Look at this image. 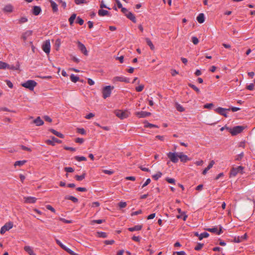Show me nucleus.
<instances>
[{
  "instance_id": "1",
  "label": "nucleus",
  "mask_w": 255,
  "mask_h": 255,
  "mask_svg": "<svg viewBox=\"0 0 255 255\" xmlns=\"http://www.w3.org/2000/svg\"><path fill=\"white\" fill-rule=\"evenodd\" d=\"M36 85L37 83L35 81L31 80L21 84L22 87L27 88L30 90H33Z\"/></svg>"
},
{
  "instance_id": "2",
  "label": "nucleus",
  "mask_w": 255,
  "mask_h": 255,
  "mask_svg": "<svg viewBox=\"0 0 255 255\" xmlns=\"http://www.w3.org/2000/svg\"><path fill=\"white\" fill-rule=\"evenodd\" d=\"M114 89V87H112L111 86H107L105 87L102 91L103 93V97L104 99H106L107 98L110 96L112 90Z\"/></svg>"
},
{
  "instance_id": "3",
  "label": "nucleus",
  "mask_w": 255,
  "mask_h": 255,
  "mask_svg": "<svg viewBox=\"0 0 255 255\" xmlns=\"http://www.w3.org/2000/svg\"><path fill=\"white\" fill-rule=\"evenodd\" d=\"M243 169L244 167L241 166L232 168L230 171V177H235L239 173H243Z\"/></svg>"
},
{
  "instance_id": "4",
  "label": "nucleus",
  "mask_w": 255,
  "mask_h": 255,
  "mask_svg": "<svg viewBox=\"0 0 255 255\" xmlns=\"http://www.w3.org/2000/svg\"><path fill=\"white\" fill-rule=\"evenodd\" d=\"M245 128L243 126H236L234 127L233 128L230 129V132L233 135H236L238 133H241L244 129Z\"/></svg>"
},
{
  "instance_id": "5",
  "label": "nucleus",
  "mask_w": 255,
  "mask_h": 255,
  "mask_svg": "<svg viewBox=\"0 0 255 255\" xmlns=\"http://www.w3.org/2000/svg\"><path fill=\"white\" fill-rule=\"evenodd\" d=\"M115 115L121 119L127 118L129 116V113L127 111H123L122 110H116L115 111Z\"/></svg>"
},
{
  "instance_id": "6",
  "label": "nucleus",
  "mask_w": 255,
  "mask_h": 255,
  "mask_svg": "<svg viewBox=\"0 0 255 255\" xmlns=\"http://www.w3.org/2000/svg\"><path fill=\"white\" fill-rule=\"evenodd\" d=\"M167 155L172 162L177 163L178 162L179 158V152L176 153L169 152L167 153Z\"/></svg>"
},
{
  "instance_id": "7",
  "label": "nucleus",
  "mask_w": 255,
  "mask_h": 255,
  "mask_svg": "<svg viewBox=\"0 0 255 255\" xmlns=\"http://www.w3.org/2000/svg\"><path fill=\"white\" fill-rule=\"evenodd\" d=\"M42 50L47 54L50 51V43L49 40L45 41L42 45Z\"/></svg>"
},
{
  "instance_id": "8",
  "label": "nucleus",
  "mask_w": 255,
  "mask_h": 255,
  "mask_svg": "<svg viewBox=\"0 0 255 255\" xmlns=\"http://www.w3.org/2000/svg\"><path fill=\"white\" fill-rule=\"evenodd\" d=\"M77 43L78 44V47L79 49L85 55H87L88 54V52L87 50V49H86L85 46L83 43H82L81 42H80V41H77Z\"/></svg>"
},
{
  "instance_id": "9",
  "label": "nucleus",
  "mask_w": 255,
  "mask_h": 255,
  "mask_svg": "<svg viewBox=\"0 0 255 255\" xmlns=\"http://www.w3.org/2000/svg\"><path fill=\"white\" fill-rule=\"evenodd\" d=\"M51 139H48L46 141V142L47 144L54 146V145H55V142L59 143H60L62 142L61 140L58 139L57 138H56L54 136H51Z\"/></svg>"
},
{
  "instance_id": "10",
  "label": "nucleus",
  "mask_w": 255,
  "mask_h": 255,
  "mask_svg": "<svg viewBox=\"0 0 255 255\" xmlns=\"http://www.w3.org/2000/svg\"><path fill=\"white\" fill-rule=\"evenodd\" d=\"M113 81L114 82L120 81V82H125V83H129V80L128 78H127L125 77L124 76H117V77H115L113 78Z\"/></svg>"
},
{
  "instance_id": "11",
  "label": "nucleus",
  "mask_w": 255,
  "mask_h": 255,
  "mask_svg": "<svg viewBox=\"0 0 255 255\" xmlns=\"http://www.w3.org/2000/svg\"><path fill=\"white\" fill-rule=\"evenodd\" d=\"M206 230L209 232L217 233L218 235H220L223 233L222 227L221 226L219 227V230H218L217 227H214L213 228H208Z\"/></svg>"
},
{
  "instance_id": "12",
  "label": "nucleus",
  "mask_w": 255,
  "mask_h": 255,
  "mask_svg": "<svg viewBox=\"0 0 255 255\" xmlns=\"http://www.w3.org/2000/svg\"><path fill=\"white\" fill-rule=\"evenodd\" d=\"M230 110V109H224L223 108L219 107V108L216 109L215 111L218 114L224 116L225 117H227L226 111H229Z\"/></svg>"
},
{
  "instance_id": "13",
  "label": "nucleus",
  "mask_w": 255,
  "mask_h": 255,
  "mask_svg": "<svg viewBox=\"0 0 255 255\" xmlns=\"http://www.w3.org/2000/svg\"><path fill=\"white\" fill-rule=\"evenodd\" d=\"M136 115L139 118H145L151 115V113L148 112L141 111L137 112Z\"/></svg>"
},
{
  "instance_id": "14",
  "label": "nucleus",
  "mask_w": 255,
  "mask_h": 255,
  "mask_svg": "<svg viewBox=\"0 0 255 255\" xmlns=\"http://www.w3.org/2000/svg\"><path fill=\"white\" fill-rule=\"evenodd\" d=\"M181 162H186L187 161L189 160L190 158L183 152H179V157Z\"/></svg>"
},
{
  "instance_id": "15",
  "label": "nucleus",
  "mask_w": 255,
  "mask_h": 255,
  "mask_svg": "<svg viewBox=\"0 0 255 255\" xmlns=\"http://www.w3.org/2000/svg\"><path fill=\"white\" fill-rule=\"evenodd\" d=\"M24 202L26 203H34L37 199L33 197H24L23 198Z\"/></svg>"
},
{
  "instance_id": "16",
  "label": "nucleus",
  "mask_w": 255,
  "mask_h": 255,
  "mask_svg": "<svg viewBox=\"0 0 255 255\" xmlns=\"http://www.w3.org/2000/svg\"><path fill=\"white\" fill-rule=\"evenodd\" d=\"M41 11V9L39 6H34L32 9V13L35 15H38Z\"/></svg>"
},
{
  "instance_id": "17",
  "label": "nucleus",
  "mask_w": 255,
  "mask_h": 255,
  "mask_svg": "<svg viewBox=\"0 0 255 255\" xmlns=\"http://www.w3.org/2000/svg\"><path fill=\"white\" fill-rule=\"evenodd\" d=\"M24 250L29 255H36V254L33 252L32 248L29 246H25L24 247Z\"/></svg>"
},
{
  "instance_id": "18",
  "label": "nucleus",
  "mask_w": 255,
  "mask_h": 255,
  "mask_svg": "<svg viewBox=\"0 0 255 255\" xmlns=\"http://www.w3.org/2000/svg\"><path fill=\"white\" fill-rule=\"evenodd\" d=\"M214 164H215L214 161L212 160L210 162V163L209 164L208 166L203 170L202 174L203 175H205L207 173V171L213 167V166L214 165Z\"/></svg>"
},
{
  "instance_id": "19",
  "label": "nucleus",
  "mask_w": 255,
  "mask_h": 255,
  "mask_svg": "<svg viewBox=\"0 0 255 255\" xmlns=\"http://www.w3.org/2000/svg\"><path fill=\"white\" fill-rule=\"evenodd\" d=\"M13 7L11 4L6 5L3 8V11L6 12H11L13 11Z\"/></svg>"
},
{
  "instance_id": "20",
  "label": "nucleus",
  "mask_w": 255,
  "mask_h": 255,
  "mask_svg": "<svg viewBox=\"0 0 255 255\" xmlns=\"http://www.w3.org/2000/svg\"><path fill=\"white\" fill-rule=\"evenodd\" d=\"M126 16L132 22H136L135 17L131 12L129 11Z\"/></svg>"
},
{
  "instance_id": "21",
  "label": "nucleus",
  "mask_w": 255,
  "mask_h": 255,
  "mask_svg": "<svg viewBox=\"0 0 255 255\" xmlns=\"http://www.w3.org/2000/svg\"><path fill=\"white\" fill-rule=\"evenodd\" d=\"M197 20L200 23H202L204 22L205 17L204 14L202 13H200L198 16L197 17Z\"/></svg>"
},
{
  "instance_id": "22",
  "label": "nucleus",
  "mask_w": 255,
  "mask_h": 255,
  "mask_svg": "<svg viewBox=\"0 0 255 255\" xmlns=\"http://www.w3.org/2000/svg\"><path fill=\"white\" fill-rule=\"evenodd\" d=\"M33 123L36 124L37 126H40L44 124L43 121L40 119L39 117H37L33 121Z\"/></svg>"
},
{
  "instance_id": "23",
  "label": "nucleus",
  "mask_w": 255,
  "mask_h": 255,
  "mask_svg": "<svg viewBox=\"0 0 255 255\" xmlns=\"http://www.w3.org/2000/svg\"><path fill=\"white\" fill-rule=\"evenodd\" d=\"M142 228V225H136L133 227L129 228L128 230L130 232H133L135 231H139Z\"/></svg>"
},
{
  "instance_id": "24",
  "label": "nucleus",
  "mask_w": 255,
  "mask_h": 255,
  "mask_svg": "<svg viewBox=\"0 0 255 255\" xmlns=\"http://www.w3.org/2000/svg\"><path fill=\"white\" fill-rule=\"evenodd\" d=\"M49 131H50L52 133H53L57 136L59 137L60 138H64V136L63 134H62L61 133H60L58 131H57L56 130H55L54 129L51 128L49 129Z\"/></svg>"
},
{
  "instance_id": "25",
  "label": "nucleus",
  "mask_w": 255,
  "mask_h": 255,
  "mask_svg": "<svg viewBox=\"0 0 255 255\" xmlns=\"http://www.w3.org/2000/svg\"><path fill=\"white\" fill-rule=\"evenodd\" d=\"M10 69L11 68L8 64L7 63L3 62L2 61H0V69Z\"/></svg>"
},
{
  "instance_id": "26",
  "label": "nucleus",
  "mask_w": 255,
  "mask_h": 255,
  "mask_svg": "<svg viewBox=\"0 0 255 255\" xmlns=\"http://www.w3.org/2000/svg\"><path fill=\"white\" fill-rule=\"evenodd\" d=\"M50 2L51 3V6L52 8V10L54 12H56L58 10V7L57 4L53 0H50Z\"/></svg>"
},
{
  "instance_id": "27",
  "label": "nucleus",
  "mask_w": 255,
  "mask_h": 255,
  "mask_svg": "<svg viewBox=\"0 0 255 255\" xmlns=\"http://www.w3.org/2000/svg\"><path fill=\"white\" fill-rule=\"evenodd\" d=\"M3 227L6 231H8L12 228L13 223L11 222H9L6 223Z\"/></svg>"
},
{
  "instance_id": "28",
  "label": "nucleus",
  "mask_w": 255,
  "mask_h": 255,
  "mask_svg": "<svg viewBox=\"0 0 255 255\" xmlns=\"http://www.w3.org/2000/svg\"><path fill=\"white\" fill-rule=\"evenodd\" d=\"M109 12L106 10L104 9H99L98 11V14L100 16H105L107 15H109Z\"/></svg>"
},
{
  "instance_id": "29",
  "label": "nucleus",
  "mask_w": 255,
  "mask_h": 255,
  "mask_svg": "<svg viewBox=\"0 0 255 255\" xmlns=\"http://www.w3.org/2000/svg\"><path fill=\"white\" fill-rule=\"evenodd\" d=\"M65 198L67 200H70L74 203H77L78 201V200L77 198L72 196H65Z\"/></svg>"
},
{
  "instance_id": "30",
  "label": "nucleus",
  "mask_w": 255,
  "mask_h": 255,
  "mask_svg": "<svg viewBox=\"0 0 255 255\" xmlns=\"http://www.w3.org/2000/svg\"><path fill=\"white\" fill-rule=\"evenodd\" d=\"M85 176H86V173L85 172H84L82 175H76L75 176V178L77 180V181H82V180H83L85 178Z\"/></svg>"
},
{
  "instance_id": "31",
  "label": "nucleus",
  "mask_w": 255,
  "mask_h": 255,
  "mask_svg": "<svg viewBox=\"0 0 255 255\" xmlns=\"http://www.w3.org/2000/svg\"><path fill=\"white\" fill-rule=\"evenodd\" d=\"M32 31L31 30H27V31H26L23 35H22V37L23 38L24 40H25L26 39V38H27V37L30 36L31 34H32Z\"/></svg>"
},
{
  "instance_id": "32",
  "label": "nucleus",
  "mask_w": 255,
  "mask_h": 255,
  "mask_svg": "<svg viewBox=\"0 0 255 255\" xmlns=\"http://www.w3.org/2000/svg\"><path fill=\"white\" fill-rule=\"evenodd\" d=\"M76 17V14L75 13H73L71 15V16L69 18V21L70 23V24L72 25L74 22V20L75 19Z\"/></svg>"
},
{
  "instance_id": "33",
  "label": "nucleus",
  "mask_w": 255,
  "mask_h": 255,
  "mask_svg": "<svg viewBox=\"0 0 255 255\" xmlns=\"http://www.w3.org/2000/svg\"><path fill=\"white\" fill-rule=\"evenodd\" d=\"M145 40H146V42L147 45L150 47V49L151 50H153L154 48V45L152 44V42L151 41V40L148 38H146L145 39Z\"/></svg>"
},
{
  "instance_id": "34",
  "label": "nucleus",
  "mask_w": 255,
  "mask_h": 255,
  "mask_svg": "<svg viewBox=\"0 0 255 255\" xmlns=\"http://www.w3.org/2000/svg\"><path fill=\"white\" fill-rule=\"evenodd\" d=\"M70 79L73 82L76 83L79 81V78L77 76H75L74 74H72L70 76Z\"/></svg>"
},
{
  "instance_id": "35",
  "label": "nucleus",
  "mask_w": 255,
  "mask_h": 255,
  "mask_svg": "<svg viewBox=\"0 0 255 255\" xmlns=\"http://www.w3.org/2000/svg\"><path fill=\"white\" fill-rule=\"evenodd\" d=\"M105 222V220H101V219H99V220H92L91 221V225H94L95 223L100 224H102V223H104Z\"/></svg>"
},
{
  "instance_id": "36",
  "label": "nucleus",
  "mask_w": 255,
  "mask_h": 255,
  "mask_svg": "<svg viewBox=\"0 0 255 255\" xmlns=\"http://www.w3.org/2000/svg\"><path fill=\"white\" fill-rule=\"evenodd\" d=\"M26 162V161L25 160H19V161H16L15 163H14V165L15 166H21L22 165H23V164H24V163Z\"/></svg>"
},
{
  "instance_id": "37",
  "label": "nucleus",
  "mask_w": 255,
  "mask_h": 255,
  "mask_svg": "<svg viewBox=\"0 0 255 255\" xmlns=\"http://www.w3.org/2000/svg\"><path fill=\"white\" fill-rule=\"evenodd\" d=\"M175 107H176V109L179 111V112H183L184 111V108L180 104H178V103H176L175 104Z\"/></svg>"
},
{
  "instance_id": "38",
  "label": "nucleus",
  "mask_w": 255,
  "mask_h": 255,
  "mask_svg": "<svg viewBox=\"0 0 255 255\" xmlns=\"http://www.w3.org/2000/svg\"><path fill=\"white\" fill-rule=\"evenodd\" d=\"M209 236V234L207 232L200 234L199 240H202L204 238H207Z\"/></svg>"
},
{
  "instance_id": "39",
  "label": "nucleus",
  "mask_w": 255,
  "mask_h": 255,
  "mask_svg": "<svg viewBox=\"0 0 255 255\" xmlns=\"http://www.w3.org/2000/svg\"><path fill=\"white\" fill-rule=\"evenodd\" d=\"M98 236L100 238H106L107 237V234L105 232H97V233Z\"/></svg>"
},
{
  "instance_id": "40",
  "label": "nucleus",
  "mask_w": 255,
  "mask_h": 255,
  "mask_svg": "<svg viewBox=\"0 0 255 255\" xmlns=\"http://www.w3.org/2000/svg\"><path fill=\"white\" fill-rule=\"evenodd\" d=\"M189 86L194 90L198 93H200V91L199 88H198L196 86L193 84H189Z\"/></svg>"
},
{
  "instance_id": "41",
  "label": "nucleus",
  "mask_w": 255,
  "mask_h": 255,
  "mask_svg": "<svg viewBox=\"0 0 255 255\" xmlns=\"http://www.w3.org/2000/svg\"><path fill=\"white\" fill-rule=\"evenodd\" d=\"M162 175V173L160 172H157L156 174H154L152 176V178L155 180H158Z\"/></svg>"
},
{
  "instance_id": "42",
  "label": "nucleus",
  "mask_w": 255,
  "mask_h": 255,
  "mask_svg": "<svg viewBox=\"0 0 255 255\" xmlns=\"http://www.w3.org/2000/svg\"><path fill=\"white\" fill-rule=\"evenodd\" d=\"M75 159L78 161H86L87 158L84 156H76Z\"/></svg>"
},
{
  "instance_id": "43",
  "label": "nucleus",
  "mask_w": 255,
  "mask_h": 255,
  "mask_svg": "<svg viewBox=\"0 0 255 255\" xmlns=\"http://www.w3.org/2000/svg\"><path fill=\"white\" fill-rule=\"evenodd\" d=\"M204 244L201 243H198V244L196 246V247L194 248V249L196 251H199L200 249H202L203 247Z\"/></svg>"
},
{
  "instance_id": "44",
  "label": "nucleus",
  "mask_w": 255,
  "mask_h": 255,
  "mask_svg": "<svg viewBox=\"0 0 255 255\" xmlns=\"http://www.w3.org/2000/svg\"><path fill=\"white\" fill-rule=\"evenodd\" d=\"M56 243L60 246L61 248H62L63 250H65L66 248L59 240L56 239Z\"/></svg>"
},
{
  "instance_id": "45",
  "label": "nucleus",
  "mask_w": 255,
  "mask_h": 255,
  "mask_svg": "<svg viewBox=\"0 0 255 255\" xmlns=\"http://www.w3.org/2000/svg\"><path fill=\"white\" fill-rule=\"evenodd\" d=\"M165 180L169 183L175 184V180L173 178H169V177H167V178H166Z\"/></svg>"
},
{
  "instance_id": "46",
  "label": "nucleus",
  "mask_w": 255,
  "mask_h": 255,
  "mask_svg": "<svg viewBox=\"0 0 255 255\" xmlns=\"http://www.w3.org/2000/svg\"><path fill=\"white\" fill-rule=\"evenodd\" d=\"M64 250L66 251L67 252H68L69 254H70L71 255H78L77 254L75 253L73 251H72L71 250H70V249H69L67 247L66 248V249Z\"/></svg>"
},
{
  "instance_id": "47",
  "label": "nucleus",
  "mask_w": 255,
  "mask_h": 255,
  "mask_svg": "<svg viewBox=\"0 0 255 255\" xmlns=\"http://www.w3.org/2000/svg\"><path fill=\"white\" fill-rule=\"evenodd\" d=\"M27 20H28L27 18L26 17H21L19 19V22L20 23H25V22H27Z\"/></svg>"
},
{
  "instance_id": "48",
  "label": "nucleus",
  "mask_w": 255,
  "mask_h": 255,
  "mask_svg": "<svg viewBox=\"0 0 255 255\" xmlns=\"http://www.w3.org/2000/svg\"><path fill=\"white\" fill-rule=\"evenodd\" d=\"M144 88V86L143 85H140L138 87L135 88V90L137 92H141L143 90Z\"/></svg>"
},
{
  "instance_id": "49",
  "label": "nucleus",
  "mask_w": 255,
  "mask_h": 255,
  "mask_svg": "<svg viewBox=\"0 0 255 255\" xmlns=\"http://www.w3.org/2000/svg\"><path fill=\"white\" fill-rule=\"evenodd\" d=\"M127 203L126 202H120L119 203V206L121 208H125L127 206Z\"/></svg>"
},
{
  "instance_id": "50",
  "label": "nucleus",
  "mask_w": 255,
  "mask_h": 255,
  "mask_svg": "<svg viewBox=\"0 0 255 255\" xmlns=\"http://www.w3.org/2000/svg\"><path fill=\"white\" fill-rule=\"evenodd\" d=\"M192 41L194 44H197L199 42L198 39L196 37H192Z\"/></svg>"
},
{
  "instance_id": "51",
  "label": "nucleus",
  "mask_w": 255,
  "mask_h": 255,
  "mask_svg": "<svg viewBox=\"0 0 255 255\" xmlns=\"http://www.w3.org/2000/svg\"><path fill=\"white\" fill-rule=\"evenodd\" d=\"M46 208L47 209L50 210L53 213H55V210L50 205H47L46 206Z\"/></svg>"
},
{
  "instance_id": "52",
  "label": "nucleus",
  "mask_w": 255,
  "mask_h": 255,
  "mask_svg": "<svg viewBox=\"0 0 255 255\" xmlns=\"http://www.w3.org/2000/svg\"><path fill=\"white\" fill-rule=\"evenodd\" d=\"M77 22L80 25H82L84 23V20L81 18L80 17H78L77 18Z\"/></svg>"
},
{
  "instance_id": "53",
  "label": "nucleus",
  "mask_w": 255,
  "mask_h": 255,
  "mask_svg": "<svg viewBox=\"0 0 255 255\" xmlns=\"http://www.w3.org/2000/svg\"><path fill=\"white\" fill-rule=\"evenodd\" d=\"M77 131L78 133H81L82 134H85L86 133L85 130L84 128H77Z\"/></svg>"
},
{
  "instance_id": "54",
  "label": "nucleus",
  "mask_w": 255,
  "mask_h": 255,
  "mask_svg": "<svg viewBox=\"0 0 255 255\" xmlns=\"http://www.w3.org/2000/svg\"><path fill=\"white\" fill-rule=\"evenodd\" d=\"M64 170L67 172H73L74 171V169L73 168L70 167H65L64 168Z\"/></svg>"
},
{
  "instance_id": "55",
  "label": "nucleus",
  "mask_w": 255,
  "mask_h": 255,
  "mask_svg": "<svg viewBox=\"0 0 255 255\" xmlns=\"http://www.w3.org/2000/svg\"><path fill=\"white\" fill-rule=\"evenodd\" d=\"M150 182H151L150 179L148 178L147 179H146L145 183L142 185V188H144V187L147 186L148 184H149L150 183Z\"/></svg>"
},
{
  "instance_id": "56",
  "label": "nucleus",
  "mask_w": 255,
  "mask_h": 255,
  "mask_svg": "<svg viewBox=\"0 0 255 255\" xmlns=\"http://www.w3.org/2000/svg\"><path fill=\"white\" fill-rule=\"evenodd\" d=\"M60 220L62 222L65 223H67V224H69V223H71L72 222V221L71 220H66L65 219H64V218H60Z\"/></svg>"
},
{
  "instance_id": "57",
  "label": "nucleus",
  "mask_w": 255,
  "mask_h": 255,
  "mask_svg": "<svg viewBox=\"0 0 255 255\" xmlns=\"http://www.w3.org/2000/svg\"><path fill=\"white\" fill-rule=\"evenodd\" d=\"M114 240H106L104 241V243L106 245H112L114 243Z\"/></svg>"
},
{
  "instance_id": "58",
  "label": "nucleus",
  "mask_w": 255,
  "mask_h": 255,
  "mask_svg": "<svg viewBox=\"0 0 255 255\" xmlns=\"http://www.w3.org/2000/svg\"><path fill=\"white\" fill-rule=\"evenodd\" d=\"M147 128H157L158 127L155 125H153L151 124L147 123V125L145 126Z\"/></svg>"
},
{
  "instance_id": "59",
  "label": "nucleus",
  "mask_w": 255,
  "mask_h": 255,
  "mask_svg": "<svg viewBox=\"0 0 255 255\" xmlns=\"http://www.w3.org/2000/svg\"><path fill=\"white\" fill-rule=\"evenodd\" d=\"M247 88L249 90H253L254 89V84L253 83L248 85Z\"/></svg>"
},
{
  "instance_id": "60",
  "label": "nucleus",
  "mask_w": 255,
  "mask_h": 255,
  "mask_svg": "<svg viewBox=\"0 0 255 255\" xmlns=\"http://www.w3.org/2000/svg\"><path fill=\"white\" fill-rule=\"evenodd\" d=\"M142 213V211L141 210H139L137 211H135V212H133L131 213V215L132 216H135V215H138V214H140Z\"/></svg>"
},
{
  "instance_id": "61",
  "label": "nucleus",
  "mask_w": 255,
  "mask_h": 255,
  "mask_svg": "<svg viewBox=\"0 0 255 255\" xmlns=\"http://www.w3.org/2000/svg\"><path fill=\"white\" fill-rule=\"evenodd\" d=\"M213 106V104L212 103L207 104L204 106L205 108L207 109H211Z\"/></svg>"
},
{
  "instance_id": "62",
  "label": "nucleus",
  "mask_w": 255,
  "mask_h": 255,
  "mask_svg": "<svg viewBox=\"0 0 255 255\" xmlns=\"http://www.w3.org/2000/svg\"><path fill=\"white\" fill-rule=\"evenodd\" d=\"M121 8V11H122V12L123 13L125 14V15H126L127 14V13H128L129 12L128 11V10L125 7H122V8Z\"/></svg>"
},
{
  "instance_id": "63",
  "label": "nucleus",
  "mask_w": 255,
  "mask_h": 255,
  "mask_svg": "<svg viewBox=\"0 0 255 255\" xmlns=\"http://www.w3.org/2000/svg\"><path fill=\"white\" fill-rule=\"evenodd\" d=\"M132 239L135 242H139L140 241V238L138 236H133L132 238Z\"/></svg>"
},
{
  "instance_id": "64",
  "label": "nucleus",
  "mask_w": 255,
  "mask_h": 255,
  "mask_svg": "<svg viewBox=\"0 0 255 255\" xmlns=\"http://www.w3.org/2000/svg\"><path fill=\"white\" fill-rule=\"evenodd\" d=\"M177 254V255H185V253L184 251L174 252L173 254Z\"/></svg>"
}]
</instances>
